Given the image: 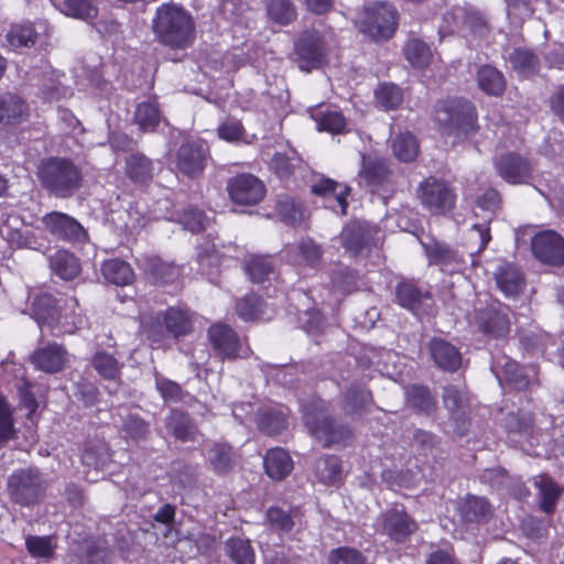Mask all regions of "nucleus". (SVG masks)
Instances as JSON below:
<instances>
[{
  "label": "nucleus",
  "instance_id": "obj_59",
  "mask_svg": "<svg viewBox=\"0 0 564 564\" xmlns=\"http://www.w3.org/2000/svg\"><path fill=\"white\" fill-rule=\"evenodd\" d=\"M513 68L523 74L532 72L535 67V57L528 51L517 50L510 55Z\"/></svg>",
  "mask_w": 564,
  "mask_h": 564
},
{
  "label": "nucleus",
  "instance_id": "obj_17",
  "mask_svg": "<svg viewBox=\"0 0 564 564\" xmlns=\"http://www.w3.org/2000/svg\"><path fill=\"white\" fill-rule=\"evenodd\" d=\"M382 530L391 539L402 541L416 530V524L403 510L393 508L382 514Z\"/></svg>",
  "mask_w": 564,
  "mask_h": 564
},
{
  "label": "nucleus",
  "instance_id": "obj_18",
  "mask_svg": "<svg viewBox=\"0 0 564 564\" xmlns=\"http://www.w3.org/2000/svg\"><path fill=\"white\" fill-rule=\"evenodd\" d=\"M66 361L67 352L57 344L40 348L32 356V362L37 369L51 373L62 370Z\"/></svg>",
  "mask_w": 564,
  "mask_h": 564
},
{
  "label": "nucleus",
  "instance_id": "obj_31",
  "mask_svg": "<svg viewBox=\"0 0 564 564\" xmlns=\"http://www.w3.org/2000/svg\"><path fill=\"white\" fill-rule=\"evenodd\" d=\"M359 176L366 185L380 184L387 176L386 161L378 156L362 155V167Z\"/></svg>",
  "mask_w": 564,
  "mask_h": 564
},
{
  "label": "nucleus",
  "instance_id": "obj_54",
  "mask_svg": "<svg viewBox=\"0 0 564 564\" xmlns=\"http://www.w3.org/2000/svg\"><path fill=\"white\" fill-rule=\"evenodd\" d=\"M25 544L28 551L39 557L51 556L55 549L52 539L46 536H28Z\"/></svg>",
  "mask_w": 564,
  "mask_h": 564
},
{
  "label": "nucleus",
  "instance_id": "obj_27",
  "mask_svg": "<svg viewBox=\"0 0 564 564\" xmlns=\"http://www.w3.org/2000/svg\"><path fill=\"white\" fill-rule=\"evenodd\" d=\"M317 479L327 486H337L343 479L340 460L336 456H324L315 464Z\"/></svg>",
  "mask_w": 564,
  "mask_h": 564
},
{
  "label": "nucleus",
  "instance_id": "obj_44",
  "mask_svg": "<svg viewBox=\"0 0 564 564\" xmlns=\"http://www.w3.org/2000/svg\"><path fill=\"white\" fill-rule=\"evenodd\" d=\"M460 512L466 520L475 521L489 514L490 506L485 498L470 496L460 505Z\"/></svg>",
  "mask_w": 564,
  "mask_h": 564
},
{
  "label": "nucleus",
  "instance_id": "obj_9",
  "mask_svg": "<svg viewBox=\"0 0 564 564\" xmlns=\"http://www.w3.org/2000/svg\"><path fill=\"white\" fill-rule=\"evenodd\" d=\"M41 228L53 237L65 241H82L86 238L83 226L73 217L61 212L45 214L41 220Z\"/></svg>",
  "mask_w": 564,
  "mask_h": 564
},
{
  "label": "nucleus",
  "instance_id": "obj_50",
  "mask_svg": "<svg viewBox=\"0 0 564 564\" xmlns=\"http://www.w3.org/2000/svg\"><path fill=\"white\" fill-rule=\"evenodd\" d=\"M9 44L17 48L33 45L35 42V32L32 25H14L7 35Z\"/></svg>",
  "mask_w": 564,
  "mask_h": 564
},
{
  "label": "nucleus",
  "instance_id": "obj_8",
  "mask_svg": "<svg viewBox=\"0 0 564 564\" xmlns=\"http://www.w3.org/2000/svg\"><path fill=\"white\" fill-rule=\"evenodd\" d=\"M9 490L15 502L23 506L32 505L43 492L41 477L33 469L15 473L10 477Z\"/></svg>",
  "mask_w": 564,
  "mask_h": 564
},
{
  "label": "nucleus",
  "instance_id": "obj_26",
  "mask_svg": "<svg viewBox=\"0 0 564 564\" xmlns=\"http://www.w3.org/2000/svg\"><path fill=\"white\" fill-rule=\"evenodd\" d=\"M311 117L316 122L319 131L340 133L346 127L345 117L336 109L317 108L312 110Z\"/></svg>",
  "mask_w": 564,
  "mask_h": 564
},
{
  "label": "nucleus",
  "instance_id": "obj_63",
  "mask_svg": "<svg viewBox=\"0 0 564 564\" xmlns=\"http://www.w3.org/2000/svg\"><path fill=\"white\" fill-rule=\"evenodd\" d=\"M205 217L202 212L196 209L186 210L182 218L181 223L185 229L192 232H198L205 228Z\"/></svg>",
  "mask_w": 564,
  "mask_h": 564
},
{
  "label": "nucleus",
  "instance_id": "obj_5",
  "mask_svg": "<svg viewBox=\"0 0 564 564\" xmlns=\"http://www.w3.org/2000/svg\"><path fill=\"white\" fill-rule=\"evenodd\" d=\"M361 33L373 40H388L397 25L394 8L384 2L373 3L362 11L357 20Z\"/></svg>",
  "mask_w": 564,
  "mask_h": 564
},
{
  "label": "nucleus",
  "instance_id": "obj_40",
  "mask_svg": "<svg viewBox=\"0 0 564 564\" xmlns=\"http://www.w3.org/2000/svg\"><path fill=\"white\" fill-rule=\"evenodd\" d=\"M394 155L403 162L414 160L419 153V143L411 133H400L392 143Z\"/></svg>",
  "mask_w": 564,
  "mask_h": 564
},
{
  "label": "nucleus",
  "instance_id": "obj_14",
  "mask_svg": "<svg viewBox=\"0 0 564 564\" xmlns=\"http://www.w3.org/2000/svg\"><path fill=\"white\" fill-rule=\"evenodd\" d=\"M208 337L213 347L226 358L232 359L248 355L247 349L241 347L237 334L229 326L213 325L208 330Z\"/></svg>",
  "mask_w": 564,
  "mask_h": 564
},
{
  "label": "nucleus",
  "instance_id": "obj_60",
  "mask_svg": "<svg viewBox=\"0 0 564 564\" xmlns=\"http://www.w3.org/2000/svg\"><path fill=\"white\" fill-rule=\"evenodd\" d=\"M276 210L280 217L286 223H296L302 217L300 206L291 198L279 200Z\"/></svg>",
  "mask_w": 564,
  "mask_h": 564
},
{
  "label": "nucleus",
  "instance_id": "obj_21",
  "mask_svg": "<svg viewBox=\"0 0 564 564\" xmlns=\"http://www.w3.org/2000/svg\"><path fill=\"white\" fill-rule=\"evenodd\" d=\"M495 278L499 290L508 297H514L523 290L522 273L511 263L499 265Z\"/></svg>",
  "mask_w": 564,
  "mask_h": 564
},
{
  "label": "nucleus",
  "instance_id": "obj_24",
  "mask_svg": "<svg viewBox=\"0 0 564 564\" xmlns=\"http://www.w3.org/2000/svg\"><path fill=\"white\" fill-rule=\"evenodd\" d=\"M28 115L29 107L22 98L13 94L0 96V123H18Z\"/></svg>",
  "mask_w": 564,
  "mask_h": 564
},
{
  "label": "nucleus",
  "instance_id": "obj_43",
  "mask_svg": "<svg viewBox=\"0 0 564 564\" xmlns=\"http://www.w3.org/2000/svg\"><path fill=\"white\" fill-rule=\"evenodd\" d=\"M169 431L181 441L194 440L195 430L188 417L181 412H172L167 419Z\"/></svg>",
  "mask_w": 564,
  "mask_h": 564
},
{
  "label": "nucleus",
  "instance_id": "obj_41",
  "mask_svg": "<svg viewBox=\"0 0 564 564\" xmlns=\"http://www.w3.org/2000/svg\"><path fill=\"white\" fill-rule=\"evenodd\" d=\"M166 329L174 336H183L192 330V323L188 315L177 308H169L164 315Z\"/></svg>",
  "mask_w": 564,
  "mask_h": 564
},
{
  "label": "nucleus",
  "instance_id": "obj_36",
  "mask_svg": "<svg viewBox=\"0 0 564 564\" xmlns=\"http://www.w3.org/2000/svg\"><path fill=\"white\" fill-rule=\"evenodd\" d=\"M109 460V449L104 443L87 445L82 455L83 465L94 469L95 471L102 469Z\"/></svg>",
  "mask_w": 564,
  "mask_h": 564
},
{
  "label": "nucleus",
  "instance_id": "obj_52",
  "mask_svg": "<svg viewBox=\"0 0 564 564\" xmlns=\"http://www.w3.org/2000/svg\"><path fill=\"white\" fill-rule=\"evenodd\" d=\"M218 137L227 142L245 141V129L239 120L228 119L217 129Z\"/></svg>",
  "mask_w": 564,
  "mask_h": 564
},
{
  "label": "nucleus",
  "instance_id": "obj_61",
  "mask_svg": "<svg viewBox=\"0 0 564 564\" xmlns=\"http://www.w3.org/2000/svg\"><path fill=\"white\" fill-rule=\"evenodd\" d=\"M424 248L430 260L442 265L454 257V253L445 245L437 241L424 243Z\"/></svg>",
  "mask_w": 564,
  "mask_h": 564
},
{
  "label": "nucleus",
  "instance_id": "obj_19",
  "mask_svg": "<svg viewBox=\"0 0 564 564\" xmlns=\"http://www.w3.org/2000/svg\"><path fill=\"white\" fill-rule=\"evenodd\" d=\"M474 323L485 333L494 337L505 336L509 332L507 314L494 307L485 311H476Z\"/></svg>",
  "mask_w": 564,
  "mask_h": 564
},
{
  "label": "nucleus",
  "instance_id": "obj_42",
  "mask_svg": "<svg viewBox=\"0 0 564 564\" xmlns=\"http://www.w3.org/2000/svg\"><path fill=\"white\" fill-rule=\"evenodd\" d=\"M207 458L217 473L226 471L232 464L231 447L225 443H215L207 452Z\"/></svg>",
  "mask_w": 564,
  "mask_h": 564
},
{
  "label": "nucleus",
  "instance_id": "obj_51",
  "mask_svg": "<svg viewBox=\"0 0 564 564\" xmlns=\"http://www.w3.org/2000/svg\"><path fill=\"white\" fill-rule=\"evenodd\" d=\"M128 174L138 182L151 176V162L143 155H131L127 162Z\"/></svg>",
  "mask_w": 564,
  "mask_h": 564
},
{
  "label": "nucleus",
  "instance_id": "obj_48",
  "mask_svg": "<svg viewBox=\"0 0 564 564\" xmlns=\"http://www.w3.org/2000/svg\"><path fill=\"white\" fill-rule=\"evenodd\" d=\"M93 366L96 371L106 379H115L119 373L117 359L107 352L96 354L93 358Z\"/></svg>",
  "mask_w": 564,
  "mask_h": 564
},
{
  "label": "nucleus",
  "instance_id": "obj_35",
  "mask_svg": "<svg viewBox=\"0 0 564 564\" xmlns=\"http://www.w3.org/2000/svg\"><path fill=\"white\" fill-rule=\"evenodd\" d=\"M534 485L539 488L541 507L545 512H552L561 495V489L547 476L540 475L534 478Z\"/></svg>",
  "mask_w": 564,
  "mask_h": 564
},
{
  "label": "nucleus",
  "instance_id": "obj_29",
  "mask_svg": "<svg viewBox=\"0 0 564 564\" xmlns=\"http://www.w3.org/2000/svg\"><path fill=\"white\" fill-rule=\"evenodd\" d=\"M370 231L361 224H350L340 234V241L347 251L358 253L368 243Z\"/></svg>",
  "mask_w": 564,
  "mask_h": 564
},
{
  "label": "nucleus",
  "instance_id": "obj_25",
  "mask_svg": "<svg viewBox=\"0 0 564 564\" xmlns=\"http://www.w3.org/2000/svg\"><path fill=\"white\" fill-rule=\"evenodd\" d=\"M321 247L317 246L313 240L305 239L299 242V245L292 249L289 253L290 261L295 267H315L322 259Z\"/></svg>",
  "mask_w": 564,
  "mask_h": 564
},
{
  "label": "nucleus",
  "instance_id": "obj_45",
  "mask_svg": "<svg viewBox=\"0 0 564 564\" xmlns=\"http://www.w3.org/2000/svg\"><path fill=\"white\" fill-rule=\"evenodd\" d=\"M377 102L384 109H393L401 105L403 94L393 84H382L375 91Z\"/></svg>",
  "mask_w": 564,
  "mask_h": 564
},
{
  "label": "nucleus",
  "instance_id": "obj_28",
  "mask_svg": "<svg viewBox=\"0 0 564 564\" xmlns=\"http://www.w3.org/2000/svg\"><path fill=\"white\" fill-rule=\"evenodd\" d=\"M53 272L64 280H73L79 273L78 259L66 250H58L51 258Z\"/></svg>",
  "mask_w": 564,
  "mask_h": 564
},
{
  "label": "nucleus",
  "instance_id": "obj_15",
  "mask_svg": "<svg viewBox=\"0 0 564 564\" xmlns=\"http://www.w3.org/2000/svg\"><path fill=\"white\" fill-rule=\"evenodd\" d=\"M495 166L498 175L510 184L524 183L531 175L529 163L513 153L501 155L497 159Z\"/></svg>",
  "mask_w": 564,
  "mask_h": 564
},
{
  "label": "nucleus",
  "instance_id": "obj_23",
  "mask_svg": "<svg viewBox=\"0 0 564 564\" xmlns=\"http://www.w3.org/2000/svg\"><path fill=\"white\" fill-rule=\"evenodd\" d=\"M263 464L268 476L275 480L283 479L293 469V462L289 453L282 448L268 451L263 458Z\"/></svg>",
  "mask_w": 564,
  "mask_h": 564
},
{
  "label": "nucleus",
  "instance_id": "obj_34",
  "mask_svg": "<svg viewBox=\"0 0 564 564\" xmlns=\"http://www.w3.org/2000/svg\"><path fill=\"white\" fill-rule=\"evenodd\" d=\"M61 11L76 19L90 21L97 17L98 9L94 0H64Z\"/></svg>",
  "mask_w": 564,
  "mask_h": 564
},
{
  "label": "nucleus",
  "instance_id": "obj_10",
  "mask_svg": "<svg viewBox=\"0 0 564 564\" xmlns=\"http://www.w3.org/2000/svg\"><path fill=\"white\" fill-rule=\"evenodd\" d=\"M230 199L238 205H256L265 194L263 183L251 174H240L227 184Z\"/></svg>",
  "mask_w": 564,
  "mask_h": 564
},
{
  "label": "nucleus",
  "instance_id": "obj_13",
  "mask_svg": "<svg viewBox=\"0 0 564 564\" xmlns=\"http://www.w3.org/2000/svg\"><path fill=\"white\" fill-rule=\"evenodd\" d=\"M449 22L448 29L468 31L470 34L481 36L487 30L486 18L474 8L457 7L444 17Z\"/></svg>",
  "mask_w": 564,
  "mask_h": 564
},
{
  "label": "nucleus",
  "instance_id": "obj_62",
  "mask_svg": "<svg viewBox=\"0 0 564 564\" xmlns=\"http://www.w3.org/2000/svg\"><path fill=\"white\" fill-rule=\"evenodd\" d=\"M156 388L166 401H178L182 399L181 387L171 380L156 378Z\"/></svg>",
  "mask_w": 564,
  "mask_h": 564
},
{
  "label": "nucleus",
  "instance_id": "obj_49",
  "mask_svg": "<svg viewBox=\"0 0 564 564\" xmlns=\"http://www.w3.org/2000/svg\"><path fill=\"white\" fill-rule=\"evenodd\" d=\"M246 271L253 282H262L272 272L271 260L267 257L253 256L247 262Z\"/></svg>",
  "mask_w": 564,
  "mask_h": 564
},
{
  "label": "nucleus",
  "instance_id": "obj_2",
  "mask_svg": "<svg viewBox=\"0 0 564 564\" xmlns=\"http://www.w3.org/2000/svg\"><path fill=\"white\" fill-rule=\"evenodd\" d=\"M42 185L57 197H69L79 188L82 174L76 165L65 159H48L39 166Z\"/></svg>",
  "mask_w": 564,
  "mask_h": 564
},
{
  "label": "nucleus",
  "instance_id": "obj_47",
  "mask_svg": "<svg viewBox=\"0 0 564 564\" xmlns=\"http://www.w3.org/2000/svg\"><path fill=\"white\" fill-rule=\"evenodd\" d=\"M268 14L273 21L288 24L295 18V10L289 0H271L268 4Z\"/></svg>",
  "mask_w": 564,
  "mask_h": 564
},
{
  "label": "nucleus",
  "instance_id": "obj_53",
  "mask_svg": "<svg viewBox=\"0 0 564 564\" xmlns=\"http://www.w3.org/2000/svg\"><path fill=\"white\" fill-rule=\"evenodd\" d=\"M13 434L12 411L6 399L0 395V444L6 443Z\"/></svg>",
  "mask_w": 564,
  "mask_h": 564
},
{
  "label": "nucleus",
  "instance_id": "obj_57",
  "mask_svg": "<svg viewBox=\"0 0 564 564\" xmlns=\"http://www.w3.org/2000/svg\"><path fill=\"white\" fill-rule=\"evenodd\" d=\"M267 520L273 530L281 532H289L294 525L290 514L280 508H270L267 511Z\"/></svg>",
  "mask_w": 564,
  "mask_h": 564
},
{
  "label": "nucleus",
  "instance_id": "obj_30",
  "mask_svg": "<svg viewBox=\"0 0 564 564\" xmlns=\"http://www.w3.org/2000/svg\"><path fill=\"white\" fill-rule=\"evenodd\" d=\"M225 551L235 564H254V550L248 539L231 538L227 540Z\"/></svg>",
  "mask_w": 564,
  "mask_h": 564
},
{
  "label": "nucleus",
  "instance_id": "obj_56",
  "mask_svg": "<svg viewBox=\"0 0 564 564\" xmlns=\"http://www.w3.org/2000/svg\"><path fill=\"white\" fill-rule=\"evenodd\" d=\"M405 394L408 403L417 410H429L432 404L430 392L424 387H410Z\"/></svg>",
  "mask_w": 564,
  "mask_h": 564
},
{
  "label": "nucleus",
  "instance_id": "obj_22",
  "mask_svg": "<svg viewBox=\"0 0 564 564\" xmlns=\"http://www.w3.org/2000/svg\"><path fill=\"white\" fill-rule=\"evenodd\" d=\"M430 351L435 364L445 370L454 371L462 362L459 351L452 344L434 338L430 343Z\"/></svg>",
  "mask_w": 564,
  "mask_h": 564
},
{
  "label": "nucleus",
  "instance_id": "obj_20",
  "mask_svg": "<svg viewBox=\"0 0 564 564\" xmlns=\"http://www.w3.org/2000/svg\"><path fill=\"white\" fill-rule=\"evenodd\" d=\"M312 192L315 195L323 196L333 200L334 204L329 205V208L341 215L346 214L347 203L346 197L348 195V187L341 185L330 178H322L312 186Z\"/></svg>",
  "mask_w": 564,
  "mask_h": 564
},
{
  "label": "nucleus",
  "instance_id": "obj_46",
  "mask_svg": "<svg viewBox=\"0 0 564 564\" xmlns=\"http://www.w3.org/2000/svg\"><path fill=\"white\" fill-rule=\"evenodd\" d=\"M237 313L243 321H256L262 317L263 308L260 299L254 295H248L237 304Z\"/></svg>",
  "mask_w": 564,
  "mask_h": 564
},
{
  "label": "nucleus",
  "instance_id": "obj_38",
  "mask_svg": "<svg viewBox=\"0 0 564 564\" xmlns=\"http://www.w3.org/2000/svg\"><path fill=\"white\" fill-rule=\"evenodd\" d=\"M479 87L489 95H499L505 89L502 74L491 66H482L478 70Z\"/></svg>",
  "mask_w": 564,
  "mask_h": 564
},
{
  "label": "nucleus",
  "instance_id": "obj_58",
  "mask_svg": "<svg viewBox=\"0 0 564 564\" xmlns=\"http://www.w3.org/2000/svg\"><path fill=\"white\" fill-rule=\"evenodd\" d=\"M330 564H365L364 556L356 550L339 547L329 555Z\"/></svg>",
  "mask_w": 564,
  "mask_h": 564
},
{
  "label": "nucleus",
  "instance_id": "obj_4",
  "mask_svg": "<svg viewBox=\"0 0 564 564\" xmlns=\"http://www.w3.org/2000/svg\"><path fill=\"white\" fill-rule=\"evenodd\" d=\"M34 318L40 326L52 327L53 335L74 334L85 324V318L76 312L70 316L62 315L55 307V300L48 294L39 295L33 303Z\"/></svg>",
  "mask_w": 564,
  "mask_h": 564
},
{
  "label": "nucleus",
  "instance_id": "obj_33",
  "mask_svg": "<svg viewBox=\"0 0 564 564\" xmlns=\"http://www.w3.org/2000/svg\"><path fill=\"white\" fill-rule=\"evenodd\" d=\"M404 56L415 68H424L429 66L433 59L430 46L417 39L408 41L404 46Z\"/></svg>",
  "mask_w": 564,
  "mask_h": 564
},
{
  "label": "nucleus",
  "instance_id": "obj_55",
  "mask_svg": "<svg viewBox=\"0 0 564 564\" xmlns=\"http://www.w3.org/2000/svg\"><path fill=\"white\" fill-rule=\"evenodd\" d=\"M505 375L507 381L512 384L517 390L527 389L530 384L528 375L522 372V369L513 360H508L505 366Z\"/></svg>",
  "mask_w": 564,
  "mask_h": 564
},
{
  "label": "nucleus",
  "instance_id": "obj_7",
  "mask_svg": "<svg viewBox=\"0 0 564 564\" xmlns=\"http://www.w3.org/2000/svg\"><path fill=\"white\" fill-rule=\"evenodd\" d=\"M330 36L316 32L303 35L295 44L299 67L304 72L319 68L325 61Z\"/></svg>",
  "mask_w": 564,
  "mask_h": 564
},
{
  "label": "nucleus",
  "instance_id": "obj_11",
  "mask_svg": "<svg viewBox=\"0 0 564 564\" xmlns=\"http://www.w3.org/2000/svg\"><path fill=\"white\" fill-rule=\"evenodd\" d=\"M304 420L310 432L327 446L344 443L350 436L346 426L335 424L322 412L306 413Z\"/></svg>",
  "mask_w": 564,
  "mask_h": 564
},
{
  "label": "nucleus",
  "instance_id": "obj_3",
  "mask_svg": "<svg viewBox=\"0 0 564 564\" xmlns=\"http://www.w3.org/2000/svg\"><path fill=\"white\" fill-rule=\"evenodd\" d=\"M435 119L444 134L457 139L471 133L476 127L475 108L463 99L441 101L435 110Z\"/></svg>",
  "mask_w": 564,
  "mask_h": 564
},
{
  "label": "nucleus",
  "instance_id": "obj_16",
  "mask_svg": "<svg viewBox=\"0 0 564 564\" xmlns=\"http://www.w3.org/2000/svg\"><path fill=\"white\" fill-rule=\"evenodd\" d=\"M205 150L202 144L186 142L176 154L177 169L187 176H195L204 170Z\"/></svg>",
  "mask_w": 564,
  "mask_h": 564
},
{
  "label": "nucleus",
  "instance_id": "obj_1",
  "mask_svg": "<svg viewBox=\"0 0 564 564\" xmlns=\"http://www.w3.org/2000/svg\"><path fill=\"white\" fill-rule=\"evenodd\" d=\"M152 29L160 43L174 50L188 47L195 39L193 15L173 2L163 3L156 9Z\"/></svg>",
  "mask_w": 564,
  "mask_h": 564
},
{
  "label": "nucleus",
  "instance_id": "obj_12",
  "mask_svg": "<svg viewBox=\"0 0 564 564\" xmlns=\"http://www.w3.org/2000/svg\"><path fill=\"white\" fill-rule=\"evenodd\" d=\"M534 256L551 265L564 264V239L553 230L538 232L531 242Z\"/></svg>",
  "mask_w": 564,
  "mask_h": 564
},
{
  "label": "nucleus",
  "instance_id": "obj_6",
  "mask_svg": "<svg viewBox=\"0 0 564 564\" xmlns=\"http://www.w3.org/2000/svg\"><path fill=\"white\" fill-rule=\"evenodd\" d=\"M417 197L430 213L444 215L455 206L456 195L443 181L430 177L417 187Z\"/></svg>",
  "mask_w": 564,
  "mask_h": 564
},
{
  "label": "nucleus",
  "instance_id": "obj_64",
  "mask_svg": "<svg viewBox=\"0 0 564 564\" xmlns=\"http://www.w3.org/2000/svg\"><path fill=\"white\" fill-rule=\"evenodd\" d=\"M371 402V393L368 390H351L347 394V404L352 412L362 410Z\"/></svg>",
  "mask_w": 564,
  "mask_h": 564
},
{
  "label": "nucleus",
  "instance_id": "obj_39",
  "mask_svg": "<svg viewBox=\"0 0 564 564\" xmlns=\"http://www.w3.org/2000/svg\"><path fill=\"white\" fill-rule=\"evenodd\" d=\"M134 119L141 130L153 131L161 120L156 104L152 101L139 104L135 109Z\"/></svg>",
  "mask_w": 564,
  "mask_h": 564
},
{
  "label": "nucleus",
  "instance_id": "obj_32",
  "mask_svg": "<svg viewBox=\"0 0 564 564\" xmlns=\"http://www.w3.org/2000/svg\"><path fill=\"white\" fill-rule=\"evenodd\" d=\"M101 270L105 279L116 285H127L133 280V271L129 263L118 259L106 261Z\"/></svg>",
  "mask_w": 564,
  "mask_h": 564
},
{
  "label": "nucleus",
  "instance_id": "obj_37",
  "mask_svg": "<svg viewBox=\"0 0 564 564\" xmlns=\"http://www.w3.org/2000/svg\"><path fill=\"white\" fill-rule=\"evenodd\" d=\"M397 299L401 306L415 312L425 301L430 300V295L422 293L410 283H400L397 286Z\"/></svg>",
  "mask_w": 564,
  "mask_h": 564
}]
</instances>
